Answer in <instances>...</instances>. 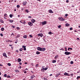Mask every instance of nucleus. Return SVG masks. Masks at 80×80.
Here are the masks:
<instances>
[{
    "label": "nucleus",
    "instance_id": "obj_1",
    "mask_svg": "<svg viewBox=\"0 0 80 80\" xmlns=\"http://www.w3.org/2000/svg\"><path fill=\"white\" fill-rule=\"evenodd\" d=\"M20 23H22L23 25H25V23H26V22H25V21L23 20H20Z\"/></svg>",
    "mask_w": 80,
    "mask_h": 80
},
{
    "label": "nucleus",
    "instance_id": "obj_2",
    "mask_svg": "<svg viewBox=\"0 0 80 80\" xmlns=\"http://www.w3.org/2000/svg\"><path fill=\"white\" fill-rule=\"evenodd\" d=\"M65 55H68L71 54V52L66 51L65 52Z\"/></svg>",
    "mask_w": 80,
    "mask_h": 80
},
{
    "label": "nucleus",
    "instance_id": "obj_3",
    "mask_svg": "<svg viewBox=\"0 0 80 80\" xmlns=\"http://www.w3.org/2000/svg\"><path fill=\"white\" fill-rule=\"evenodd\" d=\"M41 23L42 25H46L47 24V22L46 21H44V22H41Z\"/></svg>",
    "mask_w": 80,
    "mask_h": 80
},
{
    "label": "nucleus",
    "instance_id": "obj_4",
    "mask_svg": "<svg viewBox=\"0 0 80 80\" xmlns=\"http://www.w3.org/2000/svg\"><path fill=\"white\" fill-rule=\"evenodd\" d=\"M58 19L60 20V21H65V19L62 18H58Z\"/></svg>",
    "mask_w": 80,
    "mask_h": 80
},
{
    "label": "nucleus",
    "instance_id": "obj_5",
    "mask_svg": "<svg viewBox=\"0 0 80 80\" xmlns=\"http://www.w3.org/2000/svg\"><path fill=\"white\" fill-rule=\"evenodd\" d=\"M28 24L29 26H32L33 25V23L31 22H28Z\"/></svg>",
    "mask_w": 80,
    "mask_h": 80
},
{
    "label": "nucleus",
    "instance_id": "obj_6",
    "mask_svg": "<svg viewBox=\"0 0 80 80\" xmlns=\"http://www.w3.org/2000/svg\"><path fill=\"white\" fill-rule=\"evenodd\" d=\"M45 50H46V49L45 48H41V51H42V52H44V51H45Z\"/></svg>",
    "mask_w": 80,
    "mask_h": 80
},
{
    "label": "nucleus",
    "instance_id": "obj_7",
    "mask_svg": "<svg viewBox=\"0 0 80 80\" xmlns=\"http://www.w3.org/2000/svg\"><path fill=\"white\" fill-rule=\"evenodd\" d=\"M27 3V1H24L23 3V5H26Z\"/></svg>",
    "mask_w": 80,
    "mask_h": 80
},
{
    "label": "nucleus",
    "instance_id": "obj_8",
    "mask_svg": "<svg viewBox=\"0 0 80 80\" xmlns=\"http://www.w3.org/2000/svg\"><path fill=\"white\" fill-rule=\"evenodd\" d=\"M3 55L4 57H6V58H7V54H6V53H3Z\"/></svg>",
    "mask_w": 80,
    "mask_h": 80
},
{
    "label": "nucleus",
    "instance_id": "obj_9",
    "mask_svg": "<svg viewBox=\"0 0 80 80\" xmlns=\"http://www.w3.org/2000/svg\"><path fill=\"white\" fill-rule=\"evenodd\" d=\"M38 36H40L41 37H43V34L42 33H39L38 35Z\"/></svg>",
    "mask_w": 80,
    "mask_h": 80
},
{
    "label": "nucleus",
    "instance_id": "obj_10",
    "mask_svg": "<svg viewBox=\"0 0 80 80\" xmlns=\"http://www.w3.org/2000/svg\"><path fill=\"white\" fill-rule=\"evenodd\" d=\"M26 46H25L23 45V46H22V48H23L24 50H25V51L26 50Z\"/></svg>",
    "mask_w": 80,
    "mask_h": 80
},
{
    "label": "nucleus",
    "instance_id": "obj_11",
    "mask_svg": "<svg viewBox=\"0 0 80 80\" xmlns=\"http://www.w3.org/2000/svg\"><path fill=\"white\" fill-rule=\"evenodd\" d=\"M64 75L66 76H70V75L68 74V73L67 72H65Z\"/></svg>",
    "mask_w": 80,
    "mask_h": 80
},
{
    "label": "nucleus",
    "instance_id": "obj_12",
    "mask_svg": "<svg viewBox=\"0 0 80 80\" xmlns=\"http://www.w3.org/2000/svg\"><path fill=\"white\" fill-rule=\"evenodd\" d=\"M31 22L33 23H35V20L33 19H32L31 20Z\"/></svg>",
    "mask_w": 80,
    "mask_h": 80
},
{
    "label": "nucleus",
    "instance_id": "obj_13",
    "mask_svg": "<svg viewBox=\"0 0 80 80\" xmlns=\"http://www.w3.org/2000/svg\"><path fill=\"white\" fill-rule=\"evenodd\" d=\"M38 50L41 51V48L39 47H38L37 48Z\"/></svg>",
    "mask_w": 80,
    "mask_h": 80
},
{
    "label": "nucleus",
    "instance_id": "obj_14",
    "mask_svg": "<svg viewBox=\"0 0 80 80\" xmlns=\"http://www.w3.org/2000/svg\"><path fill=\"white\" fill-rule=\"evenodd\" d=\"M21 61H22V60L21 59L19 58L18 59V62H20Z\"/></svg>",
    "mask_w": 80,
    "mask_h": 80
},
{
    "label": "nucleus",
    "instance_id": "obj_15",
    "mask_svg": "<svg viewBox=\"0 0 80 80\" xmlns=\"http://www.w3.org/2000/svg\"><path fill=\"white\" fill-rule=\"evenodd\" d=\"M34 77H35V76L34 75H32L30 77V78L31 79V80L32 79V78H33Z\"/></svg>",
    "mask_w": 80,
    "mask_h": 80
},
{
    "label": "nucleus",
    "instance_id": "obj_16",
    "mask_svg": "<svg viewBox=\"0 0 80 80\" xmlns=\"http://www.w3.org/2000/svg\"><path fill=\"white\" fill-rule=\"evenodd\" d=\"M65 26H66V27H68V26H70V24L66 23L65 24Z\"/></svg>",
    "mask_w": 80,
    "mask_h": 80
},
{
    "label": "nucleus",
    "instance_id": "obj_17",
    "mask_svg": "<svg viewBox=\"0 0 80 80\" xmlns=\"http://www.w3.org/2000/svg\"><path fill=\"white\" fill-rule=\"evenodd\" d=\"M49 13H53V11H52V10L50 9L49 10Z\"/></svg>",
    "mask_w": 80,
    "mask_h": 80
},
{
    "label": "nucleus",
    "instance_id": "obj_18",
    "mask_svg": "<svg viewBox=\"0 0 80 80\" xmlns=\"http://www.w3.org/2000/svg\"><path fill=\"white\" fill-rule=\"evenodd\" d=\"M20 37V35L19 34H18L16 36V38H18V37Z\"/></svg>",
    "mask_w": 80,
    "mask_h": 80
},
{
    "label": "nucleus",
    "instance_id": "obj_19",
    "mask_svg": "<svg viewBox=\"0 0 80 80\" xmlns=\"http://www.w3.org/2000/svg\"><path fill=\"white\" fill-rule=\"evenodd\" d=\"M4 17H8V15H7V13H5V14H4Z\"/></svg>",
    "mask_w": 80,
    "mask_h": 80
},
{
    "label": "nucleus",
    "instance_id": "obj_20",
    "mask_svg": "<svg viewBox=\"0 0 80 80\" xmlns=\"http://www.w3.org/2000/svg\"><path fill=\"white\" fill-rule=\"evenodd\" d=\"M40 53V52L38 51H37L36 52V54H37V55H39Z\"/></svg>",
    "mask_w": 80,
    "mask_h": 80
},
{
    "label": "nucleus",
    "instance_id": "obj_21",
    "mask_svg": "<svg viewBox=\"0 0 80 80\" xmlns=\"http://www.w3.org/2000/svg\"><path fill=\"white\" fill-rule=\"evenodd\" d=\"M58 57H59V56L58 55H57L55 56V59H56V58H58Z\"/></svg>",
    "mask_w": 80,
    "mask_h": 80
},
{
    "label": "nucleus",
    "instance_id": "obj_22",
    "mask_svg": "<svg viewBox=\"0 0 80 80\" xmlns=\"http://www.w3.org/2000/svg\"><path fill=\"white\" fill-rule=\"evenodd\" d=\"M43 68L44 70H47V69H48V68Z\"/></svg>",
    "mask_w": 80,
    "mask_h": 80
},
{
    "label": "nucleus",
    "instance_id": "obj_23",
    "mask_svg": "<svg viewBox=\"0 0 80 80\" xmlns=\"http://www.w3.org/2000/svg\"><path fill=\"white\" fill-rule=\"evenodd\" d=\"M9 22H10V23H12L13 22V20H9Z\"/></svg>",
    "mask_w": 80,
    "mask_h": 80
},
{
    "label": "nucleus",
    "instance_id": "obj_24",
    "mask_svg": "<svg viewBox=\"0 0 80 80\" xmlns=\"http://www.w3.org/2000/svg\"><path fill=\"white\" fill-rule=\"evenodd\" d=\"M4 30H5V29H4V28H1V31H4Z\"/></svg>",
    "mask_w": 80,
    "mask_h": 80
},
{
    "label": "nucleus",
    "instance_id": "obj_25",
    "mask_svg": "<svg viewBox=\"0 0 80 80\" xmlns=\"http://www.w3.org/2000/svg\"><path fill=\"white\" fill-rule=\"evenodd\" d=\"M0 22H1L2 23H3V20H2V19H0Z\"/></svg>",
    "mask_w": 80,
    "mask_h": 80
},
{
    "label": "nucleus",
    "instance_id": "obj_26",
    "mask_svg": "<svg viewBox=\"0 0 80 80\" xmlns=\"http://www.w3.org/2000/svg\"><path fill=\"white\" fill-rule=\"evenodd\" d=\"M79 78H80V76H78L77 78V80H79Z\"/></svg>",
    "mask_w": 80,
    "mask_h": 80
},
{
    "label": "nucleus",
    "instance_id": "obj_27",
    "mask_svg": "<svg viewBox=\"0 0 80 80\" xmlns=\"http://www.w3.org/2000/svg\"><path fill=\"white\" fill-rule=\"evenodd\" d=\"M23 38H27V35H25V36H23Z\"/></svg>",
    "mask_w": 80,
    "mask_h": 80
},
{
    "label": "nucleus",
    "instance_id": "obj_28",
    "mask_svg": "<svg viewBox=\"0 0 80 80\" xmlns=\"http://www.w3.org/2000/svg\"><path fill=\"white\" fill-rule=\"evenodd\" d=\"M48 34H49V35H52V32H48Z\"/></svg>",
    "mask_w": 80,
    "mask_h": 80
},
{
    "label": "nucleus",
    "instance_id": "obj_29",
    "mask_svg": "<svg viewBox=\"0 0 80 80\" xmlns=\"http://www.w3.org/2000/svg\"><path fill=\"white\" fill-rule=\"evenodd\" d=\"M52 63H56V61L55 60H53V61L52 62Z\"/></svg>",
    "mask_w": 80,
    "mask_h": 80
},
{
    "label": "nucleus",
    "instance_id": "obj_30",
    "mask_svg": "<svg viewBox=\"0 0 80 80\" xmlns=\"http://www.w3.org/2000/svg\"><path fill=\"white\" fill-rule=\"evenodd\" d=\"M22 50H23V48H21L19 49V51H20V52H22Z\"/></svg>",
    "mask_w": 80,
    "mask_h": 80
},
{
    "label": "nucleus",
    "instance_id": "obj_31",
    "mask_svg": "<svg viewBox=\"0 0 80 80\" xmlns=\"http://www.w3.org/2000/svg\"><path fill=\"white\" fill-rule=\"evenodd\" d=\"M25 12H27V13H28V12H29V11H28V9H26V10H25Z\"/></svg>",
    "mask_w": 80,
    "mask_h": 80
},
{
    "label": "nucleus",
    "instance_id": "obj_32",
    "mask_svg": "<svg viewBox=\"0 0 80 80\" xmlns=\"http://www.w3.org/2000/svg\"><path fill=\"white\" fill-rule=\"evenodd\" d=\"M41 72H44V70L43 68H41Z\"/></svg>",
    "mask_w": 80,
    "mask_h": 80
},
{
    "label": "nucleus",
    "instance_id": "obj_33",
    "mask_svg": "<svg viewBox=\"0 0 80 80\" xmlns=\"http://www.w3.org/2000/svg\"><path fill=\"white\" fill-rule=\"evenodd\" d=\"M70 63L71 64H73V61H71Z\"/></svg>",
    "mask_w": 80,
    "mask_h": 80
},
{
    "label": "nucleus",
    "instance_id": "obj_34",
    "mask_svg": "<svg viewBox=\"0 0 80 80\" xmlns=\"http://www.w3.org/2000/svg\"><path fill=\"white\" fill-rule=\"evenodd\" d=\"M8 66H11V64L10 63H8Z\"/></svg>",
    "mask_w": 80,
    "mask_h": 80
},
{
    "label": "nucleus",
    "instance_id": "obj_35",
    "mask_svg": "<svg viewBox=\"0 0 80 80\" xmlns=\"http://www.w3.org/2000/svg\"><path fill=\"white\" fill-rule=\"evenodd\" d=\"M12 35H13V36H15V34H14L13 33H12L11 34V36H12Z\"/></svg>",
    "mask_w": 80,
    "mask_h": 80
},
{
    "label": "nucleus",
    "instance_id": "obj_36",
    "mask_svg": "<svg viewBox=\"0 0 80 80\" xmlns=\"http://www.w3.org/2000/svg\"><path fill=\"white\" fill-rule=\"evenodd\" d=\"M58 28H61V26L59 25L58 26Z\"/></svg>",
    "mask_w": 80,
    "mask_h": 80
},
{
    "label": "nucleus",
    "instance_id": "obj_37",
    "mask_svg": "<svg viewBox=\"0 0 80 80\" xmlns=\"http://www.w3.org/2000/svg\"><path fill=\"white\" fill-rule=\"evenodd\" d=\"M9 16H10V18H12V14H10L9 15Z\"/></svg>",
    "mask_w": 80,
    "mask_h": 80
},
{
    "label": "nucleus",
    "instance_id": "obj_38",
    "mask_svg": "<svg viewBox=\"0 0 80 80\" xmlns=\"http://www.w3.org/2000/svg\"><path fill=\"white\" fill-rule=\"evenodd\" d=\"M56 77H58V74H56Z\"/></svg>",
    "mask_w": 80,
    "mask_h": 80
},
{
    "label": "nucleus",
    "instance_id": "obj_39",
    "mask_svg": "<svg viewBox=\"0 0 80 80\" xmlns=\"http://www.w3.org/2000/svg\"><path fill=\"white\" fill-rule=\"evenodd\" d=\"M60 50H64L63 48H62L61 49H60Z\"/></svg>",
    "mask_w": 80,
    "mask_h": 80
},
{
    "label": "nucleus",
    "instance_id": "obj_40",
    "mask_svg": "<svg viewBox=\"0 0 80 80\" xmlns=\"http://www.w3.org/2000/svg\"><path fill=\"white\" fill-rule=\"evenodd\" d=\"M7 74H4V77H7Z\"/></svg>",
    "mask_w": 80,
    "mask_h": 80
},
{
    "label": "nucleus",
    "instance_id": "obj_41",
    "mask_svg": "<svg viewBox=\"0 0 80 80\" xmlns=\"http://www.w3.org/2000/svg\"><path fill=\"white\" fill-rule=\"evenodd\" d=\"M17 8H20V5H17Z\"/></svg>",
    "mask_w": 80,
    "mask_h": 80
},
{
    "label": "nucleus",
    "instance_id": "obj_42",
    "mask_svg": "<svg viewBox=\"0 0 80 80\" xmlns=\"http://www.w3.org/2000/svg\"><path fill=\"white\" fill-rule=\"evenodd\" d=\"M10 76L9 75H8L7 76V78H10Z\"/></svg>",
    "mask_w": 80,
    "mask_h": 80
},
{
    "label": "nucleus",
    "instance_id": "obj_43",
    "mask_svg": "<svg viewBox=\"0 0 80 80\" xmlns=\"http://www.w3.org/2000/svg\"><path fill=\"white\" fill-rule=\"evenodd\" d=\"M72 28H70L69 29V30H72Z\"/></svg>",
    "mask_w": 80,
    "mask_h": 80
},
{
    "label": "nucleus",
    "instance_id": "obj_44",
    "mask_svg": "<svg viewBox=\"0 0 80 80\" xmlns=\"http://www.w3.org/2000/svg\"><path fill=\"white\" fill-rule=\"evenodd\" d=\"M13 1V0H10L9 1V2H12V1Z\"/></svg>",
    "mask_w": 80,
    "mask_h": 80
},
{
    "label": "nucleus",
    "instance_id": "obj_45",
    "mask_svg": "<svg viewBox=\"0 0 80 80\" xmlns=\"http://www.w3.org/2000/svg\"><path fill=\"white\" fill-rule=\"evenodd\" d=\"M17 30H19V29H20V28H19V27H17Z\"/></svg>",
    "mask_w": 80,
    "mask_h": 80
},
{
    "label": "nucleus",
    "instance_id": "obj_46",
    "mask_svg": "<svg viewBox=\"0 0 80 80\" xmlns=\"http://www.w3.org/2000/svg\"><path fill=\"white\" fill-rule=\"evenodd\" d=\"M0 35H1V37H3V34L2 33L0 34Z\"/></svg>",
    "mask_w": 80,
    "mask_h": 80
},
{
    "label": "nucleus",
    "instance_id": "obj_47",
    "mask_svg": "<svg viewBox=\"0 0 80 80\" xmlns=\"http://www.w3.org/2000/svg\"><path fill=\"white\" fill-rule=\"evenodd\" d=\"M29 37H31V38H32V37H33V36H32V35H30Z\"/></svg>",
    "mask_w": 80,
    "mask_h": 80
},
{
    "label": "nucleus",
    "instance_id": "obj_48",
    "mask_svg": "<svg viewBox=\"0 0 80 80\" xmlns=\"http://www.w3.org/2000/svg\"><path fill=\"white\" fill-rule=\"evenodd\" d=\"M38 64H36V67H38L37 66H38Z\"/></svg>",
    "mask_w": 80,
    "mask_h": 80
},
{
    "label": "nucleus",
    "instance_id": "obj_49",
    "mask_svg": "<svg viewBox=\"0 0 80 80\" xmlns=\"http://www.w3.org/2000/svg\"><path fill=\"white\" fill-rule=\"evenodd\" d=\"M66 2L67 3H68V2H69V1H68V0H67Z\"/></svg>",
    "mask_w": 80,
    "mask_h": 80
},
{
    "label": "nucleus",
    "instance_id": "obj_50",
    "mask_svg": "<svg viewBox=\"0 0 80 80\" xmlns=\"http://www.w3.org/2000/svg\"><path fill=\"white\" fill-rule=\"evenodd\" d=\"M43 80H47V78H43Z\"/></svg>",
    "mask_w": 80,
    "mask_h": 80
},
{
    "label": "nucleus",
    "instance_id": "obj_51",
    "mask_svg": "<svg viewBox=\"0 0 80 80\" xmlns=\"http://www.w3.org/2000/svg\"><path fill=\"white\" fill-rule=\"evenodd\" d=\"M65 16L66 17H67V16H68V14H66L65 15Z\"/></svg>",
    "mask_w": 80,
    "mask_h": 80
},
{
    "label": "nucleus",
    "instance_id": "obj_52",
    "mask_svg": "<svg viewBox=\"0 0 80 80\" xmlns=\"http://www.w3.org/2000/svg\"><path fill=\"white\" fill-rule=\"evenodd\" d=\"M15 72H19V71H18V70H17L15 71Z\"/></svg>",
    "mask_w": 80,
    "mask_h": 80
},
{
    "label": "nucleus",
    "instance_id": "obj_53",
    "mask_svg": "<svg viewBox=\"0 0 80 80\" xmlns=\"http://www.w3.org/2000/svg\"><path fill=\"white\" fill-rule=\"evenodd\" d=\"M28 18H32V17H31L30 16H28Z\"/></svg>",
    "mask_w": 80,
    "mask_h": 80
},
{
    "label": "nucleus",
    "instance_id": "obj_54",
    "mask_svg": "<svg viewBox=\"0 0 80 80\" xmlns=\"http://www.w3.org/2000/svg\"><path fill=\"white\" fill-rule=\"evenodd\" d=\"M12 45H13L10 44L9 45V47H12Z\"/></svg>",
    "mask_w": 80,
    "mask_h": 80
},
{
    "label": "nucleus",
    "instance_id": "obj_55",
    "mask_svg": "<svg viewBox=\"0 0 80 80\" xmlns=\"http://www.w3.org/2000/svg\"><path fill=\"white\" fill-rule=\"evenodd\" d=\"M24 64H26V65H27L28 63H27V62H25L24 63Z\"/></svg>",
    "mask_w": 80,
    "mask_h": 80
},
{
    "label": "nucleus",
    "instance_id": "obj_56",
    "mask_svg": "<svg viewBox=\"0 0 80 80\" xmlns=\"http://www.w3.org/2000/svg\"><path fill=\"white\" fill-rule=\"evenodd\" d=\"M24 73H27V71H25L24 72Z\"/></svg>",
    "mask_w": 80,
    "mask_h": 80
},
{
    "label": "nucleus",
    "instance_id": "obj_57",
    "mask_svg": "<svg viewBox=\"0 0 80 80\" xmlns=\"http://www.w3.org/2000/svg\"><path fill=\"white\" fill-rule=\"evenodd\" d=\"M0 66H2V67H3V65L1 64H0Z\"/></svg>",
    "mask_w": 80,
    "mask_h": 80
},
{
    "label": "nucleus",
    "instance_id": "obj_58",
    "mask_svg": "<svg viewBox=\"0 0 80 80\" xmlns=\"http://www.w3.org/2000/svg\"><path fill=\"white\" fill-rule=\"evenodd\" d=\"M12 28H15V26H12Z\"/></svg>",
    "mask_w": 80,
    "mask_h": 80
},
{
    "label": "nucleus",
    "instance_id": "obj_59",
    "mask_svg": "<svg viewBox=\"0 0 80 80\" xmlns=\"http://www.w3.org/2000/svg\"><path fill=\"white\" fill-rule=\"evenodd\" d=\"M9 42H13V41H12L9 40Z\"/></svg>",
    "mask_w": 80,
    "mask_h": 80
},
{
    "label": "nucleus",
    "instance_id": "obj_60",
    "mask_svg": "<svg viewBox=\"0 0 80 80\" xmlns=\"http://www.w3.org/2000/svg\"><path fill=\"white\" fill-rule=\"evenodd\" d=\"M71 76H73V73H72V74H71Z\"/></svg>",
    "mask_w": 80,
    "mask_h": 80
},
{
    "label": "nucleus",
    "instance_id": "obj_61",
    "mask_svg": "<svg viewBox=\"0 0 80 80\" xmlns=\"http://www.w3.org/2000/svg\"><path fill=\"white\" fill-rule=\"evenodd\" d=\"M16 52H18V50H16Z\"/></svg>",
    "mask_w": 80,
    "mask_h": 80
},
{
    "label": "nucleus",
    "instance_id": "obj_62",
    "mask_svg": "<svg viewBox=\"0 0 80 80\" xmlns=\"http://www.w3.org/2000/svg\"><path fill=\"white\" fill-rule=\"evenodd\" d=\"M11 48L12 49V50H13V47H11Z\"/></svg>",
    "mask_w": 80,
    "mask_h": 80
},
{
    "label": "nucleus",
    "instance_id": "obj_63",
    "mask_svg": "<svg viewBox=\"0 0 80 80\" xmlns=\"http://www.w3.org/2000/svg\"><path fill=\"white\" fill-rule=\"evenodd\" d=\"M19 64H20V65H22V63H21V62H19Z\"/></svg>",
    "mask_w": 80,
    "mask_h": 80
},
{
    "label": "nucleus",
    "instance_id": "obj_64",
    "mask_svg": "<svg viewBox=\"0 0 80 80\" xmlns=\"http://www.w3.org/2000/svg\"><path fill=\"white\" fill-rule=\"evenodd\" d=\"M79 38H77V40H79Z\"/></svg>",
    "mask_w": 80,
    "mask_h": 80
}]
</instances>
